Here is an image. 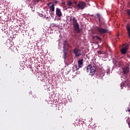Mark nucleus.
Segmentation results:
<instances>
[{"label": "nucleus", "instance_id": "f257e3e1", "mask_svg": "<svg viewBox=\"0 0 130 130\" xmlns=\"http://www.w3.org/2000/svg\"><path fill=\"white\" fill-rule=\"evenodd\" d=\"M73 22V26H74V29L76 31L77 34H80L81 32V29H80L79 23H77V20L75 17H72L70 16V19H69V22Z\"/></svg>", "mask_w": 130, "mask_h": 130}, {"label": "nucleus", "instance_id": "f03ea898", "mask_svg": "<svg viewBox=\"0 0 130 130\" xmlns=\"http://www.w3.org/2000/svg\"><path fill=\"white\" fill-rule=\"evenodd\" d=\"M63 59L66 60V57L68 56V50L69 48V44H68V41H63Z\"/></svg>", "mask_w": 130, "mask_h": 130}, {"label": "nucleus", "instance_id": "7ed1b4c3", "mask_svg": "<svg viewBox=\"0 0 130 130\" xmlns=\"http://www.w3.org/2000/svg\"><path fill=\"white\" fill-rule=\"evenodd\" d=\"M95 71L96 69L93 65H87L86 67V72L89 73L90 75L93 76V75H95Z\"/></svg>", "mask_w": 130, "mask_h": 130}, {"label": "nucleus", "instance_id": "20e7f679", "mask_svg": "<svg viewBox=\"0 0 130 130\" xmlns=\"http://www.w3.org/2000/svg\"><path fill=\"white\" fill-rule=\"evenodd\" d=\"M96 31H98L99 34L100 35H103V34L107 33V29L99 26L96 27Z\"/></svg>", "mask_w": 130, "mask_h": 130}, {"label": "nucleus", "instance_id": "39448f33", "mask_svg": "<svg viewBox=\"0 0 130 130\" xmlns=\"http://www.w3.org/2000/svg\"><path fill=\"white\" fill-rule=\"evenodd\" d=\"M76 7L78 8L80 10H84L86 7V4L84 2H80L77 4Z\"/></svg>", "mask_w": 130, "mask_h": 130}, {"label": "nucleus", "instance_id": "423d86ee", "mask_svg": "<svg viewBox=\"0 0 130 130\" xmlns=\"http://www.w3.org/2000/svg\"><path fill=\"white\" fill-rule=\"evenodd\" d=\"M128 50V45L125 44L124 45L123 47H122V49L120 50V52H121V54L125 55V54H126V53L127 52Z\"/></svg>", "mask_w": 130, "mask_h": 130}, {"label": "nucleus", "instance_id": "0eeeda50", "mask_svg": "<svg viewBox=\"0 0 130 130\" xmlns=\"http://www.w3.org/2000/svg\"><path fill=\"white\" fill-rule=\"evenodd\" d=\"M74 54H75V57H79L80 56H81V50L80 49H74Z\"/></svg>", "mask_w": 130, "mask_h": 130}, {"label": "nucleus", "instance_id": "6e6552de", "mask_svg": "<svg viewBox=\"0 0 130 130\" xmlns=\"http://www.w3.org/2000/svg\"><path fill=\"white\" fill-rule=\"evenodd\" d=\"M82 61H84V59H80L77 61V64L79 66V68H76V70H78L80 68H82V64L84 63Z\"/></svg>", "mask_w": 130, "mask_h": 130}, {"label": "nucleus", "instance_id": "1a4fd4ad", "mask_svg": "<svg viewBox=\"0 0 130 130\" xmlns=\"http://www.w3.org/2000/svg\"><path fill=\"white\" fill-rule=\"evenodd\" d=\"M56 16L61 17L62 16V13H61V10L58 8H56Z\"/></svg>", "mask_w": 130, "mask_h": 130}, {"label": "nucleus", "instance_id": "9d476101", "mask_svg": "<svg viewBox=\"0 0 130 130\" xmlns=\"http://www.w3.org/2000/svg\"><path fill=\"white\" fill-rule=\"evenodd\" d=\"M128 69H129V68H128V67L124 68V69L122 70V73L125 74H127V73H128Z\"/></svg>", "mask_w": 130, "mask_h": 130}, {"label": "nucleus", "instance_id": "9b49d317", "mask_svg": "<svg viewBox=\"0 0 130 130\" xmlns=\"http://www.w3.org/2000/svg\"><path fill=\"white\" fill-rule=\"evenodd\" d=\"M126 30L127 31V35L129 36V38H130V26L128 25L126 26Z\"/></svg>", "mask_w": 130, "mask_h": 130}, {"label": "nucleus", "instance_id": "f8f14e48", "mask_svg": "<svg viewBox=\"0 0 130 130\" xmlns=\"http://www.w3.org/2000/svg\"><path fill=\"white\" fill-rule=\"evenodd\" d=\"M95 38H96V39L99 40V42H101V39L100 38V37H99L98 36H92V40L95 39Z\"/></svg>", "mask_w": 130, "mask_h": 130}, {"label": "nucleus", "instance_id": "ddd939ff", "mask_svg": "<svg viewBox=\"0 0 130 130\" xmlns=\"http://www.w3.org/2000/svg\"><path fill=\"white\" fill-rule=\"evenodd\" d=\"M50 10H51L52 12L55 11V7L53 4H52L51 6H50Z\"/></svg>", "mask_w": 130, "mask_h": 130}, {"label": "nucleus", "instance_id": "4468645a", "mask_svg": "<svg viewBox=\"0 0 130 130\" xmlns=\"http://www.w3.org/2000/svg\"><path fill=\"white\" fill-rule=\"evenodd\" d=\"M96 17L98 19H99V22H101V15L99 13L96 14Z\"/></svg>", "mask_w": 130, "mask_h": 130}, {"label": "nucleus", "instance_id": "2eb2a0df", "mask_svg": "<svg viewBox=\"0 0 130 130\" xmlns=\"http://www.w3.org/2000/svg\"><path fill=\"white\" fill-rule=\"evenodd\" d=\"M126 13L127 14V16H130V9L127 10Z\"/></svg>", "mask_w": 130, "mask_h": 130}, {"label": "nucleus", "instance_id": "dca6fc26", "mask_svg": "<svg viewBox=\"0 0 130 130\" xmlns=\"http://www.w3.org/2000/svg\"><path fill=\"white\" fill-rule=\"evenodd\" d=\"M72 5V3L71 2H68V6H71Z\"/></svg>", "mask_w": 130, "mask_h": 130}, {"label": "nucleus", "instance_id": "f3484780", "mask_svg": "<svg viewBox=\"0 0 130 130\" xmlns=\"http://www.w3.org/2000/svg\"><path fill=\"white\" fill-rule=\"evenodd\" d=\"M72 9V7H68V8H65V10H68V9Z\"/></svg>", "mask_w": 130, "mask_h": 130}, {"label": "nucleus", "instance_id": "a211bd4d", "mask_svg": "<svg viewBox=\"0 0 130 130\" xmlns=\"http://www.w3.org/2000/svg\"><path fill=\"white\" fill-rule=\"evenodd\" d=\"M44 18L48 19V16H47V15H44Z\"/></svg>", "mask_w": 130, "mask_h": 130}, {"label": "nucleus", "instance_id": "6ab92c4d", "mask_svg": "<svg viewBox=\"0 0 130 130\" xmlns=\"http://www.w3.org/2000/svg\"><path fill=\"white\" fill-rule=\"evenodd\" d=\"M98 53H99V54H103V53H102L101 51H98Z\"/></svg>", "mask_w": 130, "mask_h": 130}, {"label": "nucleus", "instance_id": "aec40b11", "mask_svg": "<svg viewBox=\"0 0 130 130\" xmlns=\"http://www.w3.org/2000/svg\"><path fill=\"white\" fill-rule=\"evenodd\" d=\"M127 112H130V108L127 110Z\"/></svg>", "mask_w": 130, "mask_h": 130}, {"label": "nucleus", "instance_id": "412c9836", "mask_svg": "<svg viewBox=\"0 0 130 130\" xmlns=\"http://www.w3.org/2000/svg\"><path fill=\"white\" fill-rule=\"evenodd\" d=\"M54 3H57V1H54Z\"/></svg>", "mask_w": 130, "mask_h": 130}, {"label": "nucleus", "instance_id": "4be33fe9", "mask_svg": "<svg viewBox=\"0 0 130 130\" xmlns=\"http://www.w3.org/2000/svg\"><path fill=\"white\" fill-rule=\"evenodd\" d=\"M77 3V2H74V4H75V5H76V3Z\"/></svg>", "mask_w": 130, "mask_h": 130}, {"label": "nucleus", "instance_id": "5701e85b", "mask_svg": "<svg viewBox=\"0 0 130 130\" xmlns=\"http://www.w3.org/2000/svg\"><path fill=\"white\" fill-rule=\"evenodd\" d=\"M76 67H77V66H75Z\"/></svg>", "mask_w": 130, "mask_h": 130}, {"label": "nucleus", "instance_id": "b1692460", "mask_svg": "<svg viewBox=\"0 0 130 130\" xmlns=\"http://www.w3.org/2000/svg\"><path fill=\"white\" fill-rule=\"evenodd\" d=\"M129 126H130V124H129Z\"/></svg>", "mask_w": 130, "mask_h": 130}]
</instances>
